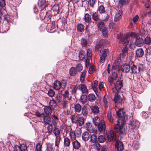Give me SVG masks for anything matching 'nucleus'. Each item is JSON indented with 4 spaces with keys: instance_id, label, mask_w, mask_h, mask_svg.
I'll return each mask as SVG.
<instances>
[{
    "instance_id": "nucleus-1",
    "label": "nucleus",
    "mask_w": 151,
    "mask_h": 151,
    "mask_svg": "<svg viewBox=\"0 0 151 151\" xmlns=\"http://www.w3.org/2000/svg\"><path fill=\"white\" fill-rule=\"evenodd\" d=\"M116 111L118 117L119 118L118 119L117 124L115 125L114 130L116 132L121 136L126 133L125 124L122 122L121 119L124 116V112L123 109H120Z\"/></svg>"
},
{
    "instance_id": "nucleus-48",
    "label": "nucleus",
    "mask_w": 151,
    "mask_h": 151,
    "mask_svg": "<svg viewBox=\"0 0 151 151\" xmlns=\"http://www.w3.org/2000/svg\"><path fill=\"white\" fill-rule=\"evenodd\" d=\"M92 18L96 22L98 20L99 18L98 16L97 12H95L93 13L92 15Z\"/></svg>"
},
{
    "instance_id": "nucleus-35",
    "label": "nucleus",
    "mask_w": 151,
    "mask_h": 151,
    "mask_svg": "<svg viewBox=\"0 0 151 151\" xmlns=\"http://www.w3.org/2000/svg\"><path fill=\"white\" fill-rule=\"evenodd\" d=\"M97 25L98 28L100 31H101L104 28L106 27H105L104 23L103 22L101 21L98 22Z\"/></svg>"
},
{
    "instance_id": "nucleus-30",
    "label": "nucleus",
    "mask_w": 151,
    "mask_h": 151,
    "mask_svg": "<svg viewBox=\"0 0 151 151\" xmlns=\"http://www.w3.org/2000/svg\"><path fill=\"white\" fill-rule=\"evenodd\" d=\"M49 104L50 108L52 109H54L57 105L56 102L54 100H50Z\"/></svg>"
},
{
    "instance_id": "nucleus-44",
    "label": "nucleus",
    "mask_w": 151,
    "mask_h": 151,
    "mask_svg": "<svg viewBox=\"0 0 151 151\" xmlns=\"http://www.w3.org/2000/svg\"><path fill=\"white\" fill-rule=\"evenodd\" d=\"M69 136L72 141H74L76 139L75 134L73 131L70 132L69 133Z\"/></svg>"
},
{
    "instance_id": "nucleus-59",
    "label": "nucleus",
    "mask_w": 151,
    "mask_h": 151,
    "mask_svg": "<svg viewBox=\"0 0 151 151\" xmlns=\"http://www.w3.org/2000/svg\"><path fill=\"white\" fill-rule=\"evenodd\" d=\"M82 113L83 115H86L88 114V111L86 106H84L82 109Z\"/></svg>"
},
{
    "instance_id": "nucleus-6",
    "label": "nucleus",
    "mask_w": 151,
    "mask_h": 151,
    "mask_svg": "<svg viewBox=\"0 0 151 151\" xmlns=\"http://www.w3.org/2000/svg\"><path fill=\"white\" fill-rule=\"evenodd\" d=\"M129 124V127L131 129H137L139 128V123L137 120L133 119L131 121Z\"/></svg>"
},
{
    "instance_id": "nucleus-15",
    "label": "nucleus",
    "mask_w": 151,
    "mask_h": 151,
    "mask_svg": "<svg viewBox=\"0 0 151 151\" xmlns=\"http://www.w3.org/2000/svg\"><path fill=\"white\" fill-rule=\"evenodd\" d=\"M115 147L118 151H122L124 149L123 145L122 142L117 141Z\"/></svg>"
},
{
    "instance_id": "nucleus-50",
    "label": "nucleus",
    "mask_w": 151,
    "mask_h": 151,
    "mask_svg": "<svg viewBox=\"0 0 151 151\" xmlns=\"http://www.w3.org/2000/svg\"><path fill=\"white\" fill-rule=\"evenodd\" d=\"M92 57V52L91 49H88L87 52V58L91 59Z\"/></svg>"
},
{
    "instance_id": "nucleus-14",
    "label": "nucleus",
    "mask_w": 151,
    "mask_h": 151,
    "mask_svg": "<svg viewBox=\"0 0 151 151\" xmlns=\"http://www.w3.org/2000/svg\"><path fill=\"white\" fill-rule=\"evenodd\" d=\"M78 89L81 91L82 93H87L88 91L85 85L84 84H80L78 86Z\"/></svg>"
},
{
    "instance_id": "nucleus-47",
    "label": "nucleus",
    "mask_w": 151,
    "mask_h": 151,
    "mask_svg": "<svg viewBox=\"0 0 151 151\" xmlns=\"http://www.w3.org/2000/svg\"><path fill=\"white\" fill-rule=\"evenodd\" d=\"M86 74V71L85 70H83L81 75L80 81L81 83H83L84 81V78Z\"/></svg>"
},
{
    "instance_id": "nucleus-45",
    "label": "nucleus",
    "mask_w": 151,
    "mask_h": 151,
    "mask_svg": "<svg viewBox=\"0 0 151 151\" xmlns=\"http://www.w3.org/2000/svg\"><path fill=\"white\" fill-rule=\"evenodd\" d=\"M84 26L83 25L80 24H78L77 26V31L80 32L84 30Z\"/></svg>"
},
{
    "instance_id": "nucleus-29",
    "label": "nucleus",
    "mask_w": 151,
    "mask_h": 151,
    "mask_svg": "<svg viewBox=\"0 0 151 151\" xmlns=\"http://www.w3.org/2000/svg\"><path fill=\"white\" fill-rule=\"evenodd\" d=\"M87 99L90 102H93L96 99V96L94 94L90 93L88 95Z\"/></svg>"
},
{
    "instance_id": "nucleus-40",
    "label": "nucleus",
    "mask_w": 151,
    "mask_h": 151,
    "mask_svg": "<svg viewBox=\"0 0 151 151\" xmlns=\"http://www.w3.org/2000/svg\"><path fill=\"white\" fill-rule=\"evenodd\" d=\"M75 111L79 113L81 110V105L79 104H77L75 105Z\"/></svg>"
},
{
    "instance_id": "nucleus-2",
    "label": "nucleus",
    "mask_w": 151,
    "mask_h": 151,
    "mask_svg": "<svg viewBox=\"0 0 151 151\" xmlns=\"http://www.w3.org/2000/svg\"><path fill=\"white\" fill-rule=\"evenodd\" d=\"M93 122L96 126L98 128V131L100 132H105V122L103 119H100L98 116H96L93 119Z\"/></svg>"
},
{
    "instance_id": "nucleus-38",
    "label": "nucleus",
    "mask_w": 151,
    "mask_h": 151,
    "mask_svg": "<svg viewBox=\"0 0 151 151\" xmlns=\"http://www.w3.org/2000/svg\"><path fill=\"white\" fill-rule=\"evenodd\" d=\"M44 111L47 115H50L52 112V109L48 106H45L44 108Z\"/></svg>"
},
{
    "instance_id": "nucleus-58",
    "label": "nucleus",
    "mask_w": 151,
    "mask_h": 151,
    "mask_svg": "<svg viewBox=\"0 0 151 151\" xmlns=\"http://www.w3.org/2000/svg\"><path fill=\"white\" fill-rule=\"evenodd\" d=\"M61 139V137L60 136L58 137H56L55 140V145L57 147H58L59 145Z\"/></svg>"
},
{
    "instance_id": "nucleus-10",
    "label": "nucleus",
    "mask_w": 151,
    "mask_h": 151,
    "mask_svg": "<svg viewBox=\"0 0 151 151\" xmlns=\"http://www.w3.org/2000/svg\"><path fill=\"white\" fill-rule=\"evenodd\" d=\"M116 90L119 91L123 86V81L121 78L118 79L115 85Z\"/></svg>"
},
{
    "instance_id": "nucleus-13",
    "label": "nucleus",
    "mask_w": 151,
    "mask_h": 151,
    "mask_svg": "<svg viewBox=\"0 0 151 151\" xmlns=\"http://www.w3.org/2000/svg\"><path fill=\"white\" fill-rule=\"evenodd\" d=\"M110 100L108 96L105 95L103 98V102L104 107L106 108H108L110 104Z\"/></svg>"
},
{
    "instance_id": "nucleus-49",
    "label": "nucleus",
    "mask_w": 151,
    "mask_h": 151,
    "mask_svg": "<svg viewBox=\"0 0 151 151\" xmlns=\"http://www.w3.org/2000/svg\"><path fill=\"white\" fill-rule=\"evenodd\" d=\"M107 116L108 119L110 122H113V118L111 114V111H109L107 114Z\"/></svg>"
},
{
    "instance_id": "nucleus-24",
    "label": "nucleus",
    "mask_w": 151,
    "mask_h": 151,
    "mask_svg": "<svg viewBox=\"0 0 151 151\" xmlns=\"http://www.w3.org/2000/svg\"><path fill=\"white\" fill-rule=\"evenodd\" d=\"M128 48L126 47H124L122 49V51L120 54V56L124 58L128 53Z\"/></svg>"
},
{
    "instance_id": "nucleus-22",
    "label": "nucleus",
    "mask_w": 151,
    "mask_h": 151,
    "mask_svg": "<svg viewBox=\"0 0 151 151\" xmlns=\"http://www.w3.org/2000/svg\"><path fill=\"white\" fill-rule=\"evenodd\" d=\"M130 66L128 64H124L121 67V70L125 72H128L130 70Z\"/></svg>"
},
{
    "instance_id": "nucleus-7",
    "label": "nucleus",
    "mask_w": 151,
    "mask_h": 151,
    "mask_svg": "<svg viewBox=\"0 0 151 151\" xmlns=\"http://www.w3.org/2000/svg\"><path fill=\"white\" fill-rule=\"evenodd\" d=\"M86 130L89 131L90 133L96 134L97 132V130L94 128L92 124L89 122L86 123Z\"/></svg>"
},
{
    "instance_id": "nucleus-60",
    "label": "nucleus",
    "mask_w": 151,
    "mask_h": 151,
    "mask_svg": "<svg viewBox=\"0 0 151 151\" xmlns=\"http://www.w3.org/2000/svg\"><path fill=\"white\" fill-rule=\"evenodd\" d=\"M101 31H102V33L103 35L105 37H106L107 36V28L106 27L104 28V29H102Z\"/></svg>"
},
{
    "instance_id": "nucleus-18",
    "label": "nucleus",
    "mask_w": 151,
    "mask_h": 151,
    "mask_svg": "<svg viewBox=\"0 0 151 151\" xmlns=\"http://www.w3.org/2000/svg\"><path fill=\"white\" fill-rule=\"evenodd\" d=\"M38 4L39 7L40 8L41 10H43L47 6L44 0H39L38 1Z\"/></svg>"
},
{
    "instance_id": "nucleus-16",
    "label": "nucleus",
    "mask_w": 151,
    "mask_h": 151,
    "mask_svg": "<svg viewBox=\"0 0 151 151\" xmlns=\"http://www.w3.org/2000/svg\"><path fill=\"white\" fill-rule=\"evenodd\" d=\"M98 83V82L97 81L95 80L93 82L92 84V88L94 91L95 92V93L97 95H98L99 94L98 89L97 88Z\"/></svg>"
},
{
    "instance_id": "nucleus-54",
    "label": "nucleus",
    "mask_w": 151,
    "mask_h": 151,
    "mask_svg": "<svg viewBox=\"0 0 151 151\" xmlns=\"http://www.w3.org/2000/svg\"><path fill=\"white\" fill-rule=\"evenodd\" d=\"M129 1V0H119V3L122 5H125L128 3Z\"/></svg>"
},
{
    "instance_id": "nucleus-33",
    "label": "nucleus",
    "mask_w": 151,
    "mask_h": 151,
    "mask_svg": "<svg viewBox=\"0 0 151 151\" xmlns=\"http://www.w3.org/2000/svg\"><path fill=\"white\" fill-rule=\"evenodd\" d=\"M139 35L141 37H144L146 35L147 33V31L143 28H142L139 31Z\"/></svg>"
},
{
    "instance_id": "nucleus-21",
    "label": "nucleus",
    "mask_w": 151,
    "mask_h": 151,
    "mask_svg": "<svg viewBox=\"0 0 151 151\" xmlns=\"http://www.w3.org/2000/svg\"><path fill=\"white\" fill-rule=\"evenodd\" d=\"M90 135L89 132H85L82 134V137L83 140L85 141H88L90 139Z\"/></svg>"
},
{
    "instance_id": "nucleus-26",
    "label": "nucleus",
    "mask_w": 151,
    "mask_h": 151,
    "mask_svg": "<svg viewBox=\"0 0 151 151\" xmlns=\"http://www.w3.org/2000/svg\"><path fill=\"white\" fill-rule=\"evenodd\" d=\"M87 98L86 95H82L80 99V102L83 104H85L87 102Z\"/></svg>"
},
{
    "instance_id": "nucleus-52",
    "label": "nucleus",
    "mask_w": 151,
    "mask_h": 151,
    "mask_svg": "<svg viewBox=\"0 0 151 151\" xmlns=\"http://www.w3.org/2000/svg\"><path fill=\"white\" fill-rule=\"evenodd\" d=\"M98 11L100 14L104 13L105 12V10L104 6L102 5H100L98 9Z\"/></svg>"
},
{
    "instance_id": "nucleus-43",
    "label": "nucleus",
    "mask_w": 151,
    "mask_h": 151,
    "mask_svg": "<svg viewBox=\"0 0 151 151\" xmlns=\"http://www.w3.org/2000/svg\"><path fill=\"white\" fill-rule=\"evenodd\" d=\"M145 52V55L147 57L151 58V48L148 47L146 49Z\"/></svg>"
},
{
    "instance_id": "nucleus-36",
    "label": "nucleus",
    "mask_w": 151,
    "mask_h": 151,
    "mask_svg": "<svg viewBox=\"0 0 151 151\" xmlns=\"http://www.w3.org/2000/svg\"><path fill=\"white\" fill-rule=\"evenodd\" d=\"M84 20L86 22H89L91 20V16L88 14H86L84 15Z\"/></svg>"
},
{
    "instance_id": "nucleus-53",
    "label": "nucleus",
    "mask_w": 151,
    "mask_h": 151,
    "mask_svg": "<svg viewBox=\"0 0 151 151\" xmlns=\"http://www.w3.org/2000/svg\"><path fill=\"white\" fill-rule=\"evenodd\" d=\"M109 49H106L104 50L102 55L107 57L109 55Z\"/></svg>"
},
{
    "instance_id": "nucleus-56",
    "label": "nucleus",
    "mask_w": 151,
    "mask_h": 151,
    "mask_svg": "<svg viewBox=\"0 0 151 151\" xmlns=\"http://www.w3.org/2000/svg\"><path fill=\"white\" fill-rule=\"evenodd\" d=\"M12 17H10L9 15L7 14L4 15V18L8 22H12Z\"/></svg>"
},
{
    "instance_id": "nucleus-39",
    "label": "nucleus",
    "mask_w": 151,
    "mask_h": 151,
    "mask_svg": "<svg viewBox=\"0 0 151 151\" xmlns=\"http://www.w3.org/2000/svg\"><path fill=\"white\" fill-rule=\"evenodd\" d=\"M53 133L56 137H59L60 132L59 129L57 127H55L53 130Z\"/></svg>"
},
{
    "instance_id": "nucleus-62",
    "label": "nucleus",
    "mask_w": 151,
    "mask_h": 151,
    "mask_svg": "<svg viewBox=\"0 0 151 151\" xmlns=\"http://www.w3.org/2000/svg\"><path fill=\"white\" fill-rule=\"evenodd\" d=\"M47 132L50 134H51L52 132L53 127L52 124H49L47 127Z\"/></svg>"
},
{
    "instance_id": "nucleus-57",
    "label": "nucleus",
    "mask_w": 151,
    "mask_h": 151,
    "mask_svg": "<svg viewBox=\"0 0 151 151\" xmlns=\"http://www.w3.org/2000/svg\"><path fill=\"white\" fill-rule=\"evenodd\" d=\"M91 140L92 142H94L96 141L97 137L95 134H93L90 136Z\"/></svg>"
},
{
    "instance_id": "nucleus-4",
    "label": "nucleus",
    "mask_w": 151,
    "mask_h": 151,
    "mask_svg": "<svg viewBox=\"0 0 151 151\" xmlns=\"http://www.w3.org/2000/svg\"><path fill=\"white\" fill-rule=\"evenodd\" d=\"M107 139L109 141H115L116 139V134L113 131H111L107 134Z\"/></svg>"
},
{
    "instance_id": "nucleus-31",
    "label": "nucleus",
    "mask_w": 151,
    "mask_h": 151,
    "mask_svg": "<svg viewBox=\"0 0 151 151\" xmlns=\"http://www.w3.org/2000/svg\"><path fill=\"white\" fill-rule=\"evenodd\" d=\"M122 14V11L119 10L117 12L115 15L114 17L115 20L117 21L121 19Z\"/></svg>"
},
{
    "instance_id": "nucleus-63",
    "label": "nucleus",
    "mask_w": 151,
    "mask_h": 151,
    "mask_svg": "<svg viewBox=\"0 0 151 151\" xmlns=\"http://www.w3.org/2000/svg\"><path fill=\"white\" fill-rule=\"evenodd\" d=\"M106 58V57L101 55L100 57L99 63H104L105 61Z\"/></svg>"
},
{
    "instance_id": "nucleus-25",
    "label": "nucleus",
    "mask_w": 151,
    "mask_h": 151,
    "mask_svg": "<svg viewBox=\"0 0 151 151\" xmlns=\"http://www.w3.org/2000/svg\"><path fill=\"white\" fill-rule=\"evenodd\" d=\"M62 85V83L60 81H55L54 83V88L56 90H58L61 88Z\"/></svg>"
},
{
    "instance_id": "nucleus-28",
    "label": "nucleus",
    "mask_w": 151,
    "mask_h": 151,
    "mask_svg": "<svg viewBox=\"0 0 151 151\" xmlns=\"http://www.w3.org/2000/svg\"><path fill=\"white\" fill-rule=\"evenodd\" d=\"M85 53L83 50L79 51L78 54V57L79 60H84L85 58Z\"/></svg>"
},
{
    "instance_id": "nucleus-5",
    "label": "nucleus",
    "mask_w": 151,
    "mask_h": 151,
    "mask_svg": "<svg viewBox=\"0 0 151 151\" xmlns=\"http://www.w3.org/2000/svg\"><path fill=\"white\" fill-rule=\"evenodd\" d=\"M121 62V59L120 57H118L115 61L112 66V69L116 70L118 72L120 70L119 65Z\"/></svg>"
},
{
    "instance_id": "nucleus-34",
    "label": "nucleus",
    "mask_w": 151,
    "mask_h": 151,
    "mask_svg": "<svg viewBox=\"0 0 151 151\" xmlns=\"http://www.w3.org/2000/svg\"><path fill=\"white\" fill-rule=\"evenodd\" d=\"M144 43L147 45H149L151 44V38L149 36L146 37L144 40Z\"/></svg>"
},
{
    "instance_id": "nucleus-12",
    "label": "nucleus",
    "mask_w": 151,
    "mask_h": 151,
    "mask_svg": "<svg viewBox=\"0 0 151 151\" xmlns=\"http://www.w3.org/2000/svg\"><path fill=\"white\" fill-rule=\"evenodd\" d=\"M131 64L132 66H131V69L133 73L137 74L139 71V69L138 68L137 66L135 65L133 62H131Z\"/></svg>"
},
{
    "instance_id": "nucleus-3",
    "label": "nucleus",
    "mask_w": 151,
    "mask_h": 151,
    "mask_svg": "<svg viewBox=\"0 0 151 151\" xmlns=\"http://www.w3.org/2000/svg\"><path fill=\"white\" fill-rule=\"evenodd\" d=\"M139 35L138 33L135 32H132L129 34H127L126 35L123 36L121 40L122 42L123 45L124 46L127 45L128 43L129 40V36L136 39L139 38Z\"/></svg>"
},
{
    "instance_id": "nucleus-61",
    "label": "nucleus",
    "mask_w": 151,
    "mask_h": 151,
    "mask_svg": "<svg viewBox=\"0 0 151 151\" xmlns=\"http://www.w3.org/2000/svg\"><path fill=\"white\" fill-rule=\"evenodd\" d=\"M53 149L52 145L48 143L47 145V151H52Z\"/></svg>"
},
{
    "instance_id": "nucleus-41",
    "label": "nucleus",
    "mask_w": 151,
    "mask_h": 151,
    "mask_svg": "<svg viewBox=\"0 0 151 151\" xmlns=\"http://www.w3.org/2000/svg\"><path fill=\"white\" fill-rule=\"evenodd\" d=\"M70 140L67 137L64 138V143L65 147H69L70 146Z\"/></svg>"
},
{
    "instance_id": "nucleus-11",
    "label": "nucleus",
    "mask_w": 151,
    "mask_h": 151,
    "mask_svg": "<svg viewBox=\"0 0 151 151\" xmlns=\"http://www.w3.org/2000/svg\"><path fill=\"white\" fill-rule=\"evenodd\" d=\"M90 108L91 110V112L94 114H96L99 112V108L97 105H94L92 106H90Z\"/></svg>"
},
{
    "instance_id": "nucleus-64",
    "label": "nucleus",
    "mask_w": 151,
    "mask_h": 151,
    "mask_svg": "<svg viewBox=\"0 0 151 151\" xmlns=\"http://www.w3.org/2000/svg\"><path fill=\"white\" fill-rule=\"evenodd\" d=\"M81 45L83 47H85L87 45V41L84 39L82 38L81 40Z\"/></svg>"
},
{
    "instance_id": "nucleus-32",
    "label": "nucleus",
    "mask_w": 151,
    "mask_h": 151,
    "mask_svg": "<svg viewBox=\"0 0 151 151\" xmlns=\"http://www.w3.org/2000/svg\"><path fill=\"white\" fill-rule=\"evenodd\" d=\"M51 122V119L48 116H45L43 119V123L45 124H50Z\"/></svg>"
},
{
    "instance_id": "nucleus-42",
    "label": "nucleus",
    "mask_w": 151,
    "mask_h": 151,
    "mask_svg": "<svg viewBox=\"0 0 151 151\" xmlns=\"http://www.w3.org/2000/svg\"><path fill=\"white\" fill-rule=\"evenodd\" d=\"M79 125L80 126H82L84 123V119L83 117H79L78 121Z\"/></svg>"
},
{
    "instance_id": "nucleus-27",
    "label": "nucleus",
    "mask_w": 151,
    "mask_h": 151,
    "mask_svg": "<svg viewBox=\"0 0 151 151\" xmlns=\"http://www.w3.org/2000/svg\"><path fill=\"white\" fill-rule=\"evenodd\" d=\"M77 114H74L70 117L71 122L73 123H77L79 117Z\"/></svg>"
},
{
    "instance_id": "nucleus-51",
    "label": "nucleus",
    "mask_w": 151,
    "mask_h": 151,
    "mask_svg": "<svg viewBox=\"0 0 151 151\" xmlns=\"http://www.w3.org/2000/svg\"><path fill=\"white\" fill-rule=\"evenodd\" d=\"M42 144L40 142L38 143L36 147V151H42Z\"/></svg>"
},
{
    "instance_id": "nucleus-19",
    "label": "nucleus",
    "mask_w": 151,
    "mask_h": 151,
    "mask_svg": "<svg viewBox=\"0 0 151 151\" xmlns=\"http://www.w3.org/2000/svg\"><path fill=\"white\" fill-rule=\"evenodd\" d=\"M144 52L142 48L138 49L136 51V54L137 58L142 57L144 55Z\"/></svg>"
},
{
    "instance_id": "nucleus-20",
    "label": "nucleus",
    "mask_w": 151,
    "mask_h": 151,
    "mask_svg": "<svg viewBox=\"0 0 151 151\" xmlns=\"http://www.w3.org/2000/svg\"><path fill=\"white\" fill-rule=\"evenodd\" d=\"M63 97L64 99H67V100L70 101L71 100L72 96L70 94L68 91L66 90L63 94Z\"/></svg>"
},
{
    "instance_id": "nucleus-46",
    "label": "nucleus",
    "mask_w": 151,
    "mask_h": 151,
    "mask_svg": "<svg viewBox=\"0 0 151 151\" xmlns=\"http://www.w3.org/2000/svg\"><path fill=\"white\" fill-rule=\"evenodd\" d=\"M106 137L102 135L99 136L98 138V140L100 143H103L106 140Z\"/></svg>"
},
{
    "instance_id": "nucleus-55",
    "label": "nucleus",
    "mask_w": 151,
    "mask_h": 151,
    "mask_svg": "<svg viewBox=\"0 0 151 151\" xmlns=\"http://www.w3.org/2000/svg\"><path fill=\"white\" fill-rule=\"evenodd\" d=\"M62 104L63 108L66 109L68 107V103L67 101L64 100Z\"/></svg>"
},
{
    "instance_id": "nucleus-9",
    "label": "nucleus",
    "mask_w": 151,
    "mask_h": 151,
    "mask_svg": "<svg viewBox=\"0 0 151 151\" xmlns=\"http://www.w3.org/2000/svg\"><path fill=\"white\" fill-rule=\"evenodd\" d=\"M134 43L136 46L140 47L142 46L144 43V40L142 38L139 37L135 39Z\"/></svg>"
},
{
    "instance_id": "nucleus-23",
    "label": "nucleus",
    "mask_w": 151,
    "mask_h": 151,
    "mask_svg": "<svg viewBox=\"0 0 151 151\" xmlns=\"http://www.w3.org/2000/svg\"><path fill=\"white\" fill-rule=\"evenodd\" d=\"M72 142L73 147L75 149H78L81 146L80 143L77 140L75 139Z\"/></svg>"
},
{
    "instance_id": "nucleus-37",
    "label": "nucleus",
    "mask_w": 151,
    "mask_h": 151,
    "mask_svg": "<svg viewBox=\"0 0 151 151\" xmlns=\"http://www.w3.org/2000/svg\"><path fill=\"white\" fill-rule=\"evenodd\" d=\"M77 71V70L76 68L73 67H72L70 69V74L73 76H74L76 74Z\"/></svg>"
},
{
    "instance_id": "nucleus-17",
    "label": "nucleus",
    "mask_w": 151,
    "mask_h": 151,
    "mask_svg": "<svg viewBox=\"0 0 151 151\" xmlns=\"http://www.w3.org/2000/svg\"><path fill=\"white\" fill-rule=\"evenodd\" d=\"M114 101L115 103H120L121 104L122 102V100L120 96L118 95L117 92H116L115 94Z\"/></svg>"
},
{
    "instance_id": "nucleus-8",
    "label": "nucleus",
    "mask_w": 151,
    "mask_h": 151,
    "mask_svg": "<svg viewBox=\"0 0 151 151\" xmlns=\"http://www.w3.org/2000/svg\"><path fill=\"white\" fill-rule=\"evenodd\" d=\"M105 42V40H101L95 46V50L100 53L101 52L103 48V45Z\"/></svg>"
}]
</instances>
